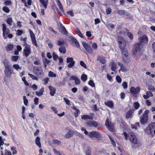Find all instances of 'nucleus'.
Segmentation results:
<instances>
[{
    "label": "nucleus",
    "mask_w": 155,
    "mask_h": 155,
    "mask_svg": "<svg viewBox=\"0 0 155 155\" xmlns=\"http://www.w3.org/2000/svg\"><path fill=\"white\" fill-rule=\"evenodd\" d=\"M44 89L43 87H42L40 90L39 92L38 91L36 92V94L38 96H40L43 94Z\"/></svg>",
    "instance_id": "nucleus-29"
},
{
    "label": "nucleus",
    "mask_w": 155,
    "mask_h": 155,
    "mask_svg": "<svg viewBox=\"0 0 155 155\" xmlns=\"http://www.w3.org/2000/svg\"><path fill=\"white\" fill-rule=\"evenodd\" d=\"M125 30L127 33V36L130 40H132L133 38V35L132 33L129 32V30H128L127 28H125Z\"/></svg>",
    "instance_id": "nucleus-22"
},
{
    "label": "nucleus",
    "mask_w": 155,
    "mask_h": 155,
    "mask_svg": "<svg viewBox=\"0 0 155 155\" xmlns=\"http://www.w3.org/2000/svg\"><path fill=\"white\" fill-rule=\"evenodd\" d=\"M67 62L69 63L68 65V68H71L73 67L75 64V61H74V58L72 57H68L67 58Z\"/></svg>",
    "instance_id": "nucleus-11"
},
{
    "label": "nucleus",
    "mask_w": 155,
    "mask_h": 155,
    "mask_svg": "<svg viewBox=\"0 0 155 155\" xmlns=\"http://www.w3.org/2000/svg\"><path fill=\"white\" fill-rule=\"evenodd\" d=\"M80 64L81 66L84 68H87V65L83 61H80Z\"/></svg>",
    "instance_id": "nucleus-55"
},
{
    "label": "nucleus",
    "mask_w": 155,
    "mask_h": 155,
    "mask_svg": "<svg viewBox=\"0 0 155 155\" xmlns=\"http://www.w3.org/2000/svg\"><path fill=\"white\" fill-rule=\"evenodd\" d=\"M36 144L40 148L41 147V144L40 141V138L38 137H37L35 139Z\"/></svg>",
    "instance_id": "nucleus-26"
},
{
    "label": "nucleus",
    "mask_w": 155,
    "mask_h": 155,
    "mask_svg": "<svg viewBox=\"0 0 155 155\" xmlns=\"http://www.w3.org/2000/svg\"><path fill=\"white\" fill-rule=\"evenodd\" d=\"M39 101V98L37 97L35 98L34 99V103L36 105H38V104Z\"/></svg>",
    "instance_id": "nucleus-62"
},
{
    "label": "nucleus",
    "mask_w": 155,
    "mask_h": 155,
    "mask_svg": "<svg viewBox=\"0 0 155 155\" xmlns=\"http://www.w3.org/2000/svg\"><path fill=\"white\" fill-rule=\"evenodd\" d=\"M35 73L39 78H42L43 75L42 68L39 66L36 67L35 69Z\"/></svg>",
    "instance_id": "nucleus-9"
},
{
    "label": "nucleus",
    "mask_w": 155,
    "mask_h": 155,
    "mask_svg": "<svg viewBox=\"0 0 155 155\" xmlns=\"http://www.w3.org/2000/svg\"><path fill=\"white\" fill-rule=\"evenodd\" d=\"M97 61H99L102 64H105L106 63V60L104 58H101L99 56L97 58Z\"/></svg>",
    "instance_id": "nucleus-31"
},
{
    "label": "nucleus",
    "mask_w": 155,
    "mask_h": 155,
    "mask_svg": "<svg viewBox=\"0 0 155 155\" xmlns=\"http://www.w3.org/2000/svg\"><path fill=\"white\" fill-rule=\"evenodd\" d=\"M88 136L91 139L94 137L98 139H99L101 137V135L99 132L95 131L90 132Z\"/></svg>",
    "instance_id": "nucleus-7"
},
{
    "label": "nucleus",
    "mask_w": 155,
    "mask_h": 155,
    "mask_svg": "<svg viewBox=\"0 0 155 155\" xmlns=\"http://www.w3.org/2000/svg\"><path fill=\"white\" fill-rule=\"evenodd\" d=\"M11 149L12 151V154H17V151L16 150L15 147L13 146L11 147Z\"/></svg>",
    "instance_id": "nucleus-41"
},
{
    "label": "nucleus",
    "mask_w": 155,
    "mask_h": 155,
    "mask_svg": "<svg viewBox=\"0 0 155 155\" xmlns=\"http://www.w3.org/2000/svg\"><path fill=\"white\" fill-rule=\"evenodd\" d=\"M81 79L83 81L85 82L87 79V76L85 74H83L81 76Z\"/></svg>",
    "instance_id": "nucleus-36"
},
{
    "label": "nucleus",
    "mask_w": 155,
    "mask_h": 155,
    "mask_svg": "<svg viewBox=\"0 0 155 155\" xmlns=\"http://www.w3.org/2000/svg\"><path fill=\"white\" fill-rule=\"evenodd\" d=\"M53 151H54V153L56 155H62V152H60V151H58L56 149L53 148Z\"/></svg>",
    "instance_id": "nucleus-38"
},
{
    "label": "nucleus",
    "mask_w": 155,
    "mask_h": 155,
    "mask_svg": "<svg viewBox=\"0 0 155 155\" xmlns=\"http://www.w3.org/2000/svg\"><path fill=\"white\" fill-rule=\"evenodd\" d=\"M153 131L155 130V122H152L148 124Z\"/></svg>",
    "instance_id": "nucleus-33"
},
{
    "label": "nucleus",
    "mask_w": 155,
    "mask_h": 155,
    "mask_svg": "<svg viewBox=\"0 0 155 155\" xmlns=\"http://www.w3.org/2000/svg\"><path fill=\"white\" fill-rule=\"evenodd\" d=\"M69 38L71 40V41L72 42L71 44L72 45V43L74 42L75 44V46L77 48H80V45L79 42L75 38L73 37V36H71L69 37Z\"/></svg>",
    "instance_id": "nucleus-14"
},
{
    "label": "nucleus",
    "mask_w": 155,
    "mask_h": 155,
    "mask_svg": "<svg viewBox=\"0 0 155 155\" xmlns=\"http://www.w3.org/2000/svg\"><path fill=\"white\" fill-rule=\"evenodd\" d=\"M53 142L54 144H57L58 145H61V142L60 141L57 140V139H54L53 140Z\"/></svg>",
    "instance_id": "nucleus-45"
},
{
    "label": "nucleus",
    "mask_w": 155,
    "mask_h": 155,
    "mask_svg": "<svg viewBox=\"0 0 155 155\" xmlns=\"http://www.w3.org/2000/svg\"><path fill=\"white\" fill-rule=\"evenodd\" d=\"M59 51L61 53L65 54L66 52V49L65 47H61L59 49Z\"/></svg>",
    "instance_id": "nucleus-32"
},
{
    "label": "nucleus",
    "mask_w": 155,
    "mask_h": 155,
    "mask_svg": "<svg viewBox=\"0 0 155 155\" xmlns=\"http://www.w3.org/2000/svg\"><path fill=\"white\" fill-rule=\"evenodd\" d=\"M111 66V70L113 71H115L117 68V65L114 61H112L110 63Z\"/></svg>",
    "instance_id": "nucleus-24"
},
{
    "label": "nucleus",
    "mask_w": 155,
    "mask_h": 155,
    "mask_svg": "<svg viewBox=\"0 0 155 155\" xmlns=\"http://www.w3.org/2000/svg\"><path fill=\"white\" fill-rule=\"evenodd\" d=\"M28 75L33 80H35L37 81L38 80V78L36 76H35L34 75H33L31 74H29Z\"/></svg>",
    "instance_id": "nucleus-47"
},
{
    "label": "nucleus",
    "mask_w": 155,
    "mask_h": 155,
    "mask_svg": "<svg viewBox=\"0 0 155 155\" xmlns=\"http://www.w3.org/2000/svg\"><path fill=\"white\" fill-rule=\"evenodd\" d=\"M22 80L24 82L25 85L26 86H29V84L26 81L25 79V77H23L22 78Z\"/></svg>",
    "instance_id": "nucleus-44"
},
{
    "label": "nucleus",
    "mask_w": 155,
    "mask_h": 155,
    "mask_svg": "<svg viewBox=\"0 0 155 155\" xmlns=\"http://www.w3.org/2000/svg\"><path fill=\"white\" fill-rule=\"evenodd\" d=\"M59 31L62 34L67 35L68 33V32L64 26L61 24H60V27L59 28Z\"/></svg>",
    "instance_id": "nucleus-13"
},
{
    "label": "nucleus",
    "mask_w": 155,
    "mask_h": 155,
    "mask_svg": "<svg viewBox=\"0 0 155 155\" xmlns=\"http://www.w3.org/2000/svg\"><path fill=\"white\" fill-rule=\"evenodd\" d=\"M81 118L83 120H86L87 119H90V120H92V117L88 115H84L82 116L81 117Z\"/></svg>",
    "instance_id": "nucleus-27"
},
{
    "label": "nucleus",
    "mask_w": 155,
    "mask_h": 155,
    "mask_svg": "<svg viewBox=\"0 0 155 155\" xmlns=\"http://www.w3.org/2000/svg\"><path fill=\"white\" fill-rule=\"evenodd\" d=\"M23 31L22 30L18 29L17 31L16 35L18 36H20L22 34Z\"/></svg>",
    "instance_id": "nucleus-53"
},
{
    "label": "nucleus",
    "mask_w": 155,
    "mask_h": 155,
    "mask_svg": "<svg viewBox=\"0 0 155 155\" xmlns=\"http://www.w3.org/2000/svg\"><path fill=\"white\" fill-rule=\"evenodd\" d=\"M140 91L139 87H137L136 88L134 87H131L130 89V91L132 94H136L139 93Z\"/></svg>",
    "instance_id": "nucleus-15"
},
{
    "label": "nucleus",
    "mask_w": 155,
    "mask_h": 155,
    "mask_svg": "<svg viewBox=\"0 0 155 155\" xmlns=\"http://www.w3.org/2000/svg\"><path fill=\"white\" fill-rule=\"evenodd\" d=\"M5 66L4 73L5 75L8 78L11 77L13 72V69L9 64L8 59L5 58L3 62Z\"/></svg>",
    "instance_id": "nucleus-1"
},
{
    "label": "nucleus",
    "mask_w": 155,
    "mask_h": 155,
    "mask_svg": "<svg viewBox=\"0 0 155 155\" xmlns=\"http://www.w3.org/2000/svg\"><path fill=\"white\" fill-rule=\"evenodd\" d=\"M124 61L126 63H129L130 59L128 56L129 53L126 48L120 50Z\"/></svg>",
    "instance_id": "nucleus-2"
},
{
    "label": "nucleus",
    "mask_w": 155,
    "mask_h": 155,
    "mask_svg": "<svg viewBox=\"0 0 155 155\" xmlns=\"http://www.w3.org/2000/svg\"><path fill=\"white\" fill-rule=\"evenodd\" d=\"M129 140L132 143L134 144H136L138 143L137 139L136 137H130Z\"/></svg>",
    "instance_id": "nucleus-21"
},
{
    "label": "nucleus",
    "mask_w": 155,
    "mask_h": 155,
    "mask_svg": "<svg viewBox=\"0 0 155 155\" xmlns=\"http://www.w3.org/2000/svg\"><path fill=\"white\" fill-rule=\"evenodd\" d=\"M142 46L141 45L137 43H136L132 51L134 55L136 54L137 52H140L142 50Z\"/></svg>",
    "instance_id": "nucleus-5"
},
{
    "label": "nucleus",
    "mask_w": 155,
    "mask_h": 155,
    "mask_svg": "<svg viewBox=\"0 0 155 155\" xmlns=\"http://www.w3.org/2000/svg\"><path fill=\"white\" fill-rule=\"evenodd\" d=\"M138 40L142 45H146L148 43V37L146 35L139 37Z\"/></svg>",
    "instance_id": "nucleus-6"
},
{
    "label": "nucleus",
    "mask_w": 155,
    "mask_h": 155,
    "mask_svg": "<svg viewBox=\"0 0 155 155\" xmlns=\"http://www.w3.org/2000/svg\"><path fill=\"white\" fill-rule=\"evenodd\" d=\"M108 137L111 142V144L114 147L116 146V144L114 139L110 135H108Z\"/></svg>",
    "instance_id": "nucleus-34"
},
{
    "label": "nucleus",
    "mask_w": 155,
    "mask_h": 155,
    "mask_svg": "<svg viewBox=\"0 0 155 155\" xmlns=\"http://www.w3.org/2000/svg\"><path fill=\"white\" fill-rule=\"evenodd\" d=\"M74 132L72 130H69L68 133L64 135V137L66 139H69L71 138L73 135Z\"/></svg>",
    "instance_id": "nucleus-18"
},
{
    "label": "nucleus",
    "mask_w": 155,
    "mask_h": 155,
    "mask_svg": "<svg viewBox=\"0 0 155 155\" xmlns=\"http://www.w3.org/2000/svg\"><path fill=\"white\" fill-rule=\"evenodd\" d=\"M92 47L94 50H96L97 48V45L96 43H93L92 44Z\"/></svg>",
    "instance_id": "nucleus-57"
},
{
    "label": "nucleus",
    "mask_w": 155,
    "mask_h": 155,
    "mask_svg": "<svg viewBox=\"0 0 155 155\" xmlns=\"http://www.w3.org/2000/svg\"><path fill=\"white\" fill-rule=\"evenodd\" d=\"M122 71L123 72H125L127 71V69L126 67L124 66H123L122 68H120L119 69V71Z\"/></svg>",
    "instance_id": "nucleus-61"
},
{
    "label": "nucleus",
    "mask_w": 155,
    "mask_h": 155,
    "mask_svg": "<svg viewBox=\"0 0 155 155\" xmlns=\"http://www.w3.org/2000/svg\"><path fill=\"white\" fill-rule=\"evenodd\" d=\"M23 99L24 103L25 105H27L28 102V101L27 99L25 96H24L23 97Z\"/></svg>",
    "instance_id": "nucleus-50"
},
{
    "label": "nucleus",
    "mask_w": 155,
    "mask_h": 155,
    "mask_svg": "<svg viewBox=\"0 0 155 155\" xmlns=\"http://www.w3.org/2000/svg\"><path fill=\"white\" fill-rule=\"evenodd\" d=\"M122 86L123 87V88L124 89H126L128 85H127V82H126L125 81H124L123 82V83L122 84Z\"/></svg>",
    "instance_id": "nucleus-54"
},
{
    "label": "nucleus",
    "mask_w": 155,
    "mask_h": 155,
    "mask_svg": "<svg viewBox=\"0 0 155 155\" xmlns=\"http://www.w3.org/2000/svg\"><path fill=\"white\" fill-rule=\"evenodd\" d=\"M7 23L10 26L12 25V18H9L7 20Z\"/></svg>",
    "instance_id": "nucleus-43"
},
{
    "label": "nucleus",
    "mask_w": 155,
    "mask_h": 155,
    "mask_svg": "<svg viewBox=\"0 0 155 155\" xmlns=\"http://www.w3.org/2000/svg\"><path fill=\"white\" fill-rule=\"evenodd\" d=\"M88 84L92 87H95V84L93 81L91 80H90L88 82Z\"/></svg>",
    "instance_id": "nucleus-46"
},
{
    "label": "nucleus",
    "mask_w": 155,
    "mask_h": 155,
    "mask_svg": "<svg viewBox=\"0 0 155 155\" xmlns=\"http://www.w3.org/2000/svg\"><path fill=\"white\" fill-rule=\"evenodd\" d=\"M13 48V45L12 44L8 45L6 47V49L7 51H12Z\"/></svg>",
    "instance_id": "nucleus-28"
},
{
    "label": "nucleus",
    "mask_w": 155,
    "mask_h": 155,
    "mask_svg": "<svg viewBox=\"0 0 155 155\" xmlns=\"http://www.w3.org/2000/svg\"><path fill=\"white\" fill-rule=\"evenodd\" d=\"M111 9L110 7L108 8L106 10V14L107 15L110 14L111 13Z\"/></svg>",
    "instance_id": "nucleus-59"
},
{
    "label": "nucleus",
    "mask_w": 155,
    "mask_h": 155,
    "mask_svg": "<svg viewBox=\"0 0 155 155\" xmlns=\"http://www.w3.org/2000/svg\"><path fill=\"white\" fill-rule=\"evenodd\" d=\"M2 26L3 36L4 39H6L7 38V35L9 33L10 30L7 28L6 25L5 23H3Z\"/></svg>",
    "instance_id": "nucleus-8"
},
{
    "label": "nucleus",
    "mask_w": 155,
    "mask_h": 155,
    "mask_svg": "<svg viewBox=\"0 0 155 155\" xmlns=\"http://www.w3.org/2000/svg\"><path fill=\"white\" fill-rule=\"evenodd\" d=\"M134 106L135 109H137L139 107L140 104L137 102H135L134 103Z\"/></svg>",
    "instance_id": "nucleus-40"
},
{
    "label": "nucleus",
    "mask_w": 155,
    "mask_h": 155,
    "mask_svg": "<svg viewBox=\"0 0 155 155\" xmlns=\"http://www.w3.org/2000/svg\"><path fill=\"white\" fill-rule=\"evenodd\" d=\"M4 4L6 6H9L12 4V2L10 0H7L4 2Z\"/></svg>",
    "instance_id": "nucleus-56"
},
{
    "label": "nucleus",
    "mask_w": 155,
    "mask_h": 155,
    "mask_svg": "<svg viewBox=\"0 0 155 155\" xmlns=\"http://www.w3.org/2000/svg\"><path fill=\"white\" fill-rule=\"evenodd\" d=\"M48 88L50 91V94L51 96L54 95L55 93L56 89L55 88L53 87L52 86H49Z\"/></svg>",
    "instance_id": "nucleus-20"
},
{
    "label": "nucleus",
    "mask_w": 155,
    "mask_h": 155,
    "mask_svg": "<svg viewBox=\"0 0 155 155\" xmlns=\"http://www.w3.org/2000/svg\"><path fill=\"white\" fill-rule=\"evenodd\" d=\"M57 5L61 11L62 12H64V10L63 8V6L61 3V2L59 0H58Z\"/></svg>",
    "instance_id": "nucleus-30"
},
{
    "label": "nucleus",
    "mask_w": 155,
    "mask_h": 155,
    "mask_svg": "<svg viewBox=\"0 0 155 155\" xmlns=\"http://www.w3.org/2000/svg\"><path fill=\"white\" fill-rule=\"evenodd\" d=\"M117 41L119 48L120 50L126 48V42L125 39L122 36L118 37Z\"/></svg>",
    "instance_id": "nucleus-3"
},
{
    "label": "nucleus",
    "mask_w": 155,
    "mask_h": 155,
    "mask_svg": "<svg viewBox=\"0 0 155 155\" xmlns=\"http://www.w3.org/2000/svg\"><path fill=\"white\" fill-rule=\"evenodd\" d=\"M104 104L109 107L112 108L114 107V103L112 101H108L104 102Z\"/></svg>",
    "instance_id": "nucleus-19"
},
{
    "label": "nucleus",
    "mask_w": 155,
    "mask_h": 155,
    "mask_svg": "<svg viewBox=\"0 0 155 155\" xmlns=\"http://www.w3.org/2000/svg\"><path fill=\"white\" fill-rule=\"evenodd\" d=\"M39 1L45 9L47 8L48 3V0H47V1H45V0H39Z\"/></svg>",
    "instance_id": "nucleus-25"
},
{
    "label": "nucleus",
    "mask_w": 155,
    "mask_h": 155,
    "mask_svg": "<svg viewBox=\"0 0 155 155\" xmlns=\"http://www.w3.org/2000/svg\"><path fill=\"white\" fill-rule=\"evenodd\" d=\"M83 46L84 48L86 51L89 53L92 54L93 53V50L90 46L86 42H83L82 43Z\"/></svg>",
    "instance_id": "nucleus-10"
},
{
    "label": "nucleus",
    "mask_w": 155,
    "mask_h": 155,
    "mask_svg": "<svg viewBox=\"0 0 155 155\" xmlns=\"http://www.w3.org/2000/svg\"><path fill=\"white\" fill-rule=\"evenodd\" d=\"M134 112V111L131 110L130 109V110L128 111L126 113V114L125 117L127 119L129 118L132 115V114Z\"/></svg>",
    "instance_id": "nucleus-23"
},
{
    "label": "nucleus",
    "mask_w": 155,
    "mask_h": 155,
    "mask_svg": "<svg viewBox=\"0 0 155 155\" xmlns=\"http://www.w3.org/2000/svg\"><path fill=\"white\" fill-rule=\"evenodd\" d=\"M5 151V155H12L11 152L10 151L6 150Z\"/></svg>",
    "instance_id": "nucleus-64"
},
{
    "label": "nucleus",
    "mask_w": 155,
    "mask_h": 155,
    "mask_svg": "<svg viewBox=\"0 0 155 155\" xmlns=\"http://www.w3.org/2000/svg\"><path fill=\"white\" fill-rule=\"evenodd\" d=\"M67 14L70 15L71 17H73L74 16V13L72 10H70L67 12Z\"/></svg>",
    "instance_id": "nucleus-52"
},
{
    "label": "nucleus",
    "mask_w": 155,
    "mask_h": 155,
    "mask_svg": "<svg viewBox=\"0 0 155 155\" xmlns=\"http://www.w3.org/2000/svg\"><path fill=\"white\" fill-rule=\"evenodd\" d=\"M66 104L68 105H70V101L67 98L64 97L63 98Z\"/></svg>",
    "instance_id": "nucleus-63"
},
{
    "label": "nucleus",
    "mask_w": 155,
    "mask_h": 155,
    "mask_svg": "<svg viewBox=\"0 0 155 155\" xmlns=\"http://www.w3.org/2000/svg\"><path fill=\"white\" fill-rule=\"evenodd\" d=\"M105 125L108 128H109L110 127V125L109 124V120L108 118H107L106 120L105 123Z\"/></svg>",
    "instance_id": "nucleus-49"
},
{
    "label": "nucleus",
    "mask_w": 155,
    "mask_h": 155,
    "mask_svg": "<svg viewBox=\"0 0 155 155\" xmlns=\"http://www.w3.org/2000/svg\"><path fill=\"white\" fill-rule=\"evenodd\" d=\"M48 76L51 77H56V74L53 72L50 71L48 73Z\"/></svg>",
    "instance_id": "nucleus-42"
},
{
    "label": "nucleus",
    "mask_w": 155,
    "mask_h": 155,
    "mask_svg": "<svg viewBox=\"0 0 155 155\" xmlns=\"http://www.w3.org/2000/svg\"><path fill=\"white\" fill-rule=\"evenodd\" d=\"M19 57L18 56H13L11 57V60L13 61H16L18 59Z\"/></svg>",
    "instance_id": "nucleus-37"
},
{
    "label": "nucleus",
    "mask_w": 155,
    "mask_h": 155,
    "mask_svg": "<svg viewBox=\"0 0 155 155\" xmlns=\"http://www.w3.org/2000/svg\"><path fill=\"white\" fill-rule=\"evenodd\" d=\"M92 108L95 111H98L99 110V109L97 108V105L96 104L93 105L92 106Z\"/></svg>",
    "instance_id": "nucleus-51"
},
{
    "label": "nucleus",
    "mask_w": 155,
    "mask_h": 155,
    "mask_svg": "<svg viewBox=\"0 0 155 155\" xmlns=\"http://www.w3.org/2000/svg\"><path fill=\"white\" fill-rule=\"evenodd\" d=\"M144 132L145 134L150 135L152 134L153 132L149 125H148L144 130Z\"/></svg>",
    "instance_id": "nucleus-17"
},
{
    "label": "nucleus",
    "mask_w": 155,
    "mask_h": 155,
    "mask_svg": "<svg viewBox=\"0 0 155 155\" xmlns=\"http://www.w3.org/2000/svg\"><path fill=\"white\" fill-rule=\"evenodd\" d=\"M149 110H146L142 116L140 117V122L142 124H146L148 120V114Z\"/></svg>",
    "instance_id": "nucleus-4"
},
{
    "label": "nucleus",
    "mask_w": 155,
    "mask_h": 155,
    "mask_svg": "<svg viewBox=\"0 0 155 155\" xmlns=\"http://www.w3.org/2000/svg\"><path fill=\"white\" fill-rule=\"evenodd\" d=\"M32 43L33 45L35 46L36 47H38V45L37 44V42L35 37H33L31 38Z\"/></svg>",
    "instance_id": "nucleus-35"
},
{
    "label": "nucleus",
    "mask_w": 155,
    "mask_h": 155,
    "mask_svg": "<svg viewBox=\"0 0 155 155\" xmlns=\"http://www.w3.org/2000/svg\"><path fill=\"white\" fill-rule=\"evenodd\" d=\"M13 66V68L16 70H17L18 69H21V68L19 66L18 64H14Z\"/></svg>",
    "instance_id": "nucleus-58"
},
{
    "label": "nucleus",
    "mask_w": 155,
    "mask_h": 155,
    "mask_svg": "<svg viewBox=\"0 0 155 155\" xmlns=\"http://www.w3.org/2000/svg\"><path fill=\"white\" fill-rule=\"evenodd\" d=\"M116 79L118 83H120L122 81V79L119 75H117L116 77Z\"/></svg>",
    "instance_id": "nucleus-48"
},
{
    "label": "nucleus",
    "mask_w": 155,
    "mask_h": 155,
    "mask_svg": "<svg viewBox=\"0 0 155 155\" xmlns=\"http://www.w3.org/2000/svg\"><path fill=\"white\" fill-rule=\"evenodd\" d=\"M92 127H97L98 126V124L94 120H92Z\"/></svg>",
    "instance_id": "nucleus-60"
},
{
    "label": "nucleus",
    "mask_w": 155,
    "mask_h": 155,
    "mask_svg": "<svg viewBox=\"0 0 155 155\" xmlns=\"http://www.w3.org/2000/svg\"><path fill=\"white\" fill-rule=\"evenodd\" d=\"M117 12L119 15H125L126 16L128 17L130 15V14L129 12L123 10H118Z\"/></svg>",
    "instance_id": "nucleus-16"
},
{
    "label": "nucleus",
    "mask_w": 155,
    "mask_h": 155,
    "mask_svg": "<svg viewBox=\"0 0 155 155\" xmlns=\"http://www.w3.org/2000/svg\"><path fill=\"white\" fill-rule=\"evenodd\" d=\"M2 10L5 12L8 13L9 12L10 10L9 8L5 6H4L2 8Z\"/></svg>",
    "instance_id": "nucleus-39"
},
{
    "label": "nucleus",
    "mask_w": 155,
    "mask_h": 155,
    "mask_svg": "<svg viewBox=\"0 0 155 155\" xmlns=\"http://www.w3.org/2000/svg\"><path fill=\"white\" fill-rule=\"evenodd\" d=\"M31 47L25 48L23 50V54L26 58L31 53Z\"/></svg>",
    "instance_id": "nucleus-12"
}]
</instances>
